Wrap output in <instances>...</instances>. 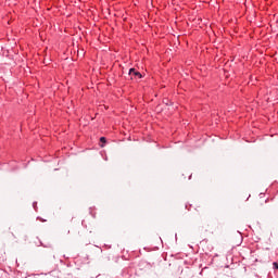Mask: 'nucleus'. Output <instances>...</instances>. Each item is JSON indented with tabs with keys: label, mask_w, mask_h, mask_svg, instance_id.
Instances as JSON below:
<instances>
[{
	"label": "nucleus",
	"mask_w": 278,
	"mask_h": 278,
	"mask_svg": "<svg viewBox=\"0 0 278 278\" xmlns=\"http://www.w3.org/2000/svg\"><path fill=\"white\" fill-rule=\"evenodd\" d=\"M129 75H134V77H138V79H142V74H140V72H137L136 68H130Z\"/></svg>",
	"instance_id": "f257e3e1"
},
{
	"label": "nucleus",
	"mask_w": 278,
	"mask_h": 278,
	"mask_svg": "<svg viewBox=\"0 0 278 278\" xmlns=\"http://www.w3.org/2000/svg\"><path fill=\"white\" fill-rule=\"evenodd\" d=\"M100 142H102L103 144H105V142H106L105 137H101V138H100Z\"/></svg>",
	"instance_id": "f03ea898"
},
{
	"label": "nucleus",
	"mask_w": 278,
	"mask_h": 278,
	"mask_svg": "<svg viewBox=\"0 0 278 278\" xmlns=\"http://www.w3.org/2000/svg\"><path fill=\"white\" fill-rule=\"evenodd\" d=\"M273 266H274V268H275L276 270H278V264H277V262L273 263Z\"/></svg>",
	"instance_id": "7ed1b4c3"
}]
</instances>
